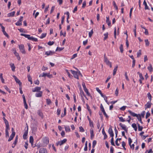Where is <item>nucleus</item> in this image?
Masks as SVG:
<instances>
[{"instance_id":"864d4df0","label":"nucleus","mask_w":153,"mask_h":153,"mask_svg":"<svg viewBox=\"0 0 153 153\" xmlns=\"http://www.w3.org/2000/svg\"><path fill=\"white\" fill-rule=\"evenodd\" d=\"M28 142L27 141L25 143V144L24 145V147L26 149H27L28 148Z\"/></svg>"},{"instance_id":"72a5a7b5","label":"nucleus","mask_w":153,"mask_h":153,"mask_svg":"<svg viewBox=\"0 0 153 153\" xmlns=\"http://www.w3.org/2000/svg\"><path fill=\"white\" fill-rule=\"evenodd\" d=\"M84 91L89 96H91L90 94L89 93L88 90L87 88L84 89Z\"/></svg>"},{"instance_id":"c03bdc74","label":"nucleus","mask_w":153,"mask_h":153,"mask_svg":"<svg viewBox=\"0 0 153 153\" xmlns=\"http://www.w3.org/2000/svg\"><path fill=\"white\" fill-rule=\"evenodd\" d=\"M66 71V72L67 73V74H68V76L70 78H72V75H71L70 74V73H69V72H68V70H65Z\"/></svg>"},{"instance_id":"e2e57ef3","label":"nucleus","mask_w":153,"mask_h":153,"mask_svg":"<svg viewBox=\"0 0 153 153\" xmlns=\"http://www.w3.org/2000/svg\"><path fill=\"white\" fill-rule=\"evenodd\" d=\"M135 60H133L132 61V67L133 68H134L135 65Z\"/></svg>"},{"instance_id":"c756f323","label":"nucleus","mask_w":153,"mask_h":153,"mask_svg":"<svg viewBox=\"0 0 153 153\" xmlns=\"http://www.w3.org/2000/svg\"><path fill=\"white\" fill-rule=\"evenodd\" d=\"M27 78L28 79V80L29 82H31V84L32 83V78L30 75V74H28L27 75Z\"/></svg>"},{"instance_id":"412c9836","label":"nucleus","mask_w":153,"mask_h":153,"mask_svg":"<svg viewBox=\"0 0 153 153\" xmlns=\"http://www.w3.org/2000/svg\"><path fill=\"white\" fill-rule=\"evenodd\" d=\"M143 4L145 5V10H147V9H149V8L145 0H144L143 2Z\"/></svg>"},{"instance_id":"f257e3e1","label":"nucleus","mask_w":153,"mask_h":153,"mask_svg":"<svg viewBox=\"0 0 153 153\" xmlns=\"http://www.w3.org/2000/svg\"><path fill=\"white\" fill-rule=\"evenodd\" d=\"M71 73L73 75L74 77L79 79V76H78V71H74L72 70H70Z\"/></svg>"},{"instance_id":"473e14b6","label":"nucleus","mask_w":153,"mask_h":153,"mask_svg":"<svg viewBox=\"0 0 153 153\" xmlns=\"http://www.w3.org/2000/svg\"><path fill=\"white\" fill-rule=\"evenodd\" d=\"M104 62L106 63L107 65H109V64L111 62L108 60L107 58H105V59H104Z\"/></svg>"},{"instance_id":"39448f33","label":"nucleus","mask_w":153,"mask_h":153,"mask_svg":"<svg viewBox=\"0 0 153 153\" xmlns=\"http://www.w3.org/2000/svg\"><path fill=\"white\" fill-rule=\"evenodd\" d=\"M23 17L21 16L19 20L15 24L17 26H20L22 24V21L23 20Z\"/></svg>"},{"instance_id":"4c0bfd02","label":"nucleus","mask_w":153,"mask_h":153,"mask_svg":"<svg viewBox=\"0 0 153 153\" xmlns=\"http://www.w3.org/2000/svg\"><path fill=\"white\" fill-rule=\"evenodd\" d=\"M87 144H88V142L87 141H86L85 142V147L84 148V150L85 151H87Z\"/></svg>"},{"instance_id":"20e7f679","label":"nucleus","mask_w":153,"mask_h":153,"mask_svg":"<svg viewBox=\"0 0 153 153\" xmlns=\"http://www.w3.org/2000/svg\"><path fill=\"white\" fill-rule=\"evenodd\" d=\"M100 108L101 109L103 113V114L105 116L106 118H108V115L106 114V112L105 111L104 109L102 104H101Z\"/></svg>"},{"instance_id":"6ab92c4d","label":"nucleus","mask_w":153,"mask_h":153,"mask_svg":"<svg viewBox=\"0 0 153 153\" xmlns=\"http://www.w3.org/2000/svg\"><path fill=\"white\" fill-rule=\"evenodd\" d=\"M67 139H64L63 140L59 141V145L61 146L65 143L67 141Z\"/></svg>"},{"instance_id":"6e6d98bb","label":"nucleus","mask_w":153,"mask_h":153,"mask_svg":"<svg viewBox=\"0 0 153 153\" xmlns=\"http://www.w3.org/2000/svg\"><path fill=\"white\" fill-rule=\"evenodd\" d=\"M46 33H42L40 37V38L41 39L43 38L46 36Z\"/></svg>"},{"instance_id":"de8ad7c7","label":"nucleus","mask_w":153,"mask_h":153,"mask_svg":"<svg viewBox=\"0 0 153 153\" xmlns=\"http://www.w3.org/2000/svg\"><path fill=\"white\" fill-rule=\"evenodd\" d=\"M141 54V51L139 50V52L137 53V57H139Z\"/></svg>"},{"instance_id":"2eb2a0df","label":"nucleus","mask_w":153,"mask_h":153,"mask_svg":"<svg viewBox=\"0 0 153 153\" xmlns=\"http://www.w3.org/2000/svg\"><path fill=\"white\" fill-rule=\"evenodd\" d=\"M54 53V52L51 51H49L46 52L45 53V54L47 56H49L52 55Z\"/></svg>"},{"instance_id":"a18cd8bd","label":"nucleus","mask_w":153,"mask_h":153,"mask_svg":"<svg viewBox=\"0 0 153 153\" xmlns=\"http://www.w3.org/2000/svg\"><path fill=\"white\" fill-rule=\"evenodd\" d=\"M114 38L116 39V27L114 28Z\"/></svg>"},{"instance_id":"f03ea898","label":"nucleus","mask_w":153,"mask_h":153,"mask_svg":"<svg viewBox=\"0 0 153 153\" xmlns=\"http://www.w3.org/2000/svg\"><path fill=\"white\" fill-rule=\"evenodd\" d=\"M19 48L20 51L23 54H25V53L24 45H19Z\"/></svg>"},{"instance_id":"69168bd1","label":"nucleus","mask_w":153,"mask_h":153,"mask_svg":"<svg viewBox=\"0 0 153 153\" xmlns=\"http://www.w3.org/2000/svg\"><path fill=\"white\" fill-rule=\"evenodd\" d=\"M24 104L26 109H27L28 108V106L27 104L26 101L24 102Z\"/></svg>"},{"instance_id":"603ef678","label":"nucleus","mask_w":153,"mask_h":153,"mask_svg":"<svg viewBox=\"0 0 153 153\" xmlns=\"http://www.w3.org/2000/svg\"><path fill=\"white\" fill-rule=\"evenodd\" d=\"M79 131L81 132H83L84 131V130L82 126L79 127Z\"/></svg>"},{"instance_id":"5701e85b","label":"nucleus","mask_w":153,"mask_h":153,"mask_svg":"<svg viewBox=\"0 0 153 153\" xmlns=\"http://www.w3.org/2000/svg\"><path fill=\"white\" fill-rule=\"evenodd\" d=\"M15 14V12L13 11L11 13H8L7 14V16L8 17H12V16H14Z\"/></svg>"},{"instance_id":"a19ab883","label":"nucleus","mask_w":153,"mask_h":153,"mask_svg":"<svg viewBox=\"0 0 153 153\" xmlns=\"http://www.w3.org/2000/svg\"><path fill=\"white\" fill-rule=\"evenodd\" d=\"M108 32H107L104 34V35L105 36V37L104 38V40H106L108 38Z\"/></svg>"},{"instance_id":"dca6fc26","label":"nucleus","mask_w":153,"mask_h":153,"mask_svg":"<svg viewBox=\"0 0 153 153\" xmlns=\"http://www.w3.org/2000/svg\"><path fill=\"white\" fill-rule=\"evenodd\" d=\"M128 112L133 117H137L138 115L137 114H135V113L133 112L131 110H128Z\"/></svg>"},{"instance_id":"49530a36","label":"nucleus","mask_w":153,"mask_h":153,"mask_svg":"<svg viewBox=\"0 0 153 153\" xmlns=\"http://www.w3.org/2000/svg\"><path fill=\"white\" fill-rule=\"evenodd\" d=\"M118 117L119 118V120L120 121L122 122H124L125 121V120L122 117Z\"/></svg>"},{"instance_id":"ea45409f","label":"nucleus","mask_w":153,"mask_h":153,"mask_svg":"<svg viewBox=\"0 0 153 153\" xmlns=\"http://www.w3.org/2000/svg\"><path fill=\"white\" fill-rule=\"evenodd\" d=\"M46 102L47 105H50L51 103V102L49 99H47L46 100Z\"/></svg>"},{"instance_id":"aec40b11","label":"nucleus","mask_w":153,"mask_h":153,"mask_svg":"<svg viewBox=\"0 0 153 153\" xmlns=\"http://www.w3.org/2000/svg\"><path fill=\"white\" fill-rule=\"evenodd\" d=\"M10 66L12 70L13 71H15V66L14 64L13 63H11L10 64Z\"/></svg>"},{"instance_id":"680f3d73","label":"nucleus","mask_w":153,"mask_h":153,"mask_svg":"<svg viewBox=\"0 0 153 153\" xmlns=\"http://www.w3.org/2000/svg\"><path fill=\"white\" fill-rule=\"evenodd\" d=\"M54 42H53L49 41L48 43V44L49 45H52L54 44Z\"/></svg>"},{"instance_id":"393cba45","label":"nucleus","mask_w":153,"mask_h":153,"mask_svg":"<svg viewBox=\"0 0 153 153\" xmlns=\"http://www.w3.org/2000/svg\"><path fill=\"white\" fill-rule=\"evenodd\" d=\"M80 95L81 98L83 99V96H84L87 99V97L85 95L84 92L82 91H80Z\"/></svg>"},{"instance_id":"0e129e2a","label":"nucleus","mask_w":153,"mask_h":153,"mask_svg":"<svg viewBox=\"0 0 153 153\" xmlns=\"http://www.w3.org/2000/svg\"><path fill=\"white\" fill-rule=\"evenodd\" d=\"M126 107V106H123L120 108V109L122 111H124V110H125Z\"/></svg>"},{"instance_id":"5fc2aeb1","label":"nucleus","mask_w":153,"mask_h":153,"mask_svg":"<svg viewBox=\"0 0 153 153\" xmlns=\"http://www.w3.org/2000/svg\"><path fill=\"white\" fill-rule=\"evenodd\" d=\"M125 76L126 79L128 81L129 80V79L127 75V73L126 72H125Z\"/></svg>"},{"instance_id":"a878e982","label":"nucleus","mask_w":153,"mask_h":153,"mask_svg":"<svg viewBox=\"0 0 153 153\" xmlns=\"http://www.w3.org/2000/svg\"><path fill=\"white\" fill-rule=\"evenodd\" d=\"M106 22L107 23L108 25L109 26L111 25V23L110 21H109V17H106Z\"/></svg>"},{"instance_id":"8fccbe9b","label":"nucleus","mask_w":153,"mask_h":153,"mask_svg":"<svg viewBox=\"0 0 153 153\" xmlns=\"http://www.w3.org/2000/svg\"><path fill=\"white\" fill-rule=\"evenodd\" d=\"M112 137V138L111 139V144L112 145L114 146L115 144H114V139H113V137Z\"/></svg>"},{"instance_id":"f704fd0d","label":"nucleus","mask_w":153,"mask_h":153,"mask_svg":"<svg viewBox=\"0 0 153 153\" xmlns=\"http://www.w3.org/2000/svg\"><path fill=\"white\" fill-rule=\"evenodd\" d=\"M120 52L122 53L123 51V45L122 44H121L120 47Z\"/></svg>"},{"instance_id":"37998d69","label":"nucleus","mask_w":153,"mask_h":153,"mask_svg":"<svg viewBox=\"0 0 153 153\" xmlns=\"http://www.w3.org/2000/svg\"><path fill=\"white\" fill-rule=\"evenodd\" d=\"M93 33V30L92 29L90 32L89 33L88 35L89 37H91Z\"/></svg>"},{"instance_id":"4d7b16f0","label":"nucleus","mask_w":153,"mask_h":153,"mask_svg":"<svg viewBox=\"0 0 153 153\" xmlns=\"http://www.w3.org/2000/svg\"><path fill=\"white\" fill-rule=\"evenodd\" d=\"M133 9V7H132L131 8L130 11V13H129V17L130 18H131V14L132 11Z\"/></svg>"},{"instance_id":"f3484780","label":"nucleus","mask_w":153,"mask_h":153,"mask_svg":"<svg viewBox=\"0 0 153 153\" xmlns=\"http://www.w3.org/2000/svg\"><path fill=\"white\" fill-rule=\"evenodd\" d=\"M15 134H14V133L13 132V133H12V134L10 135L9 139L8 140V141L9 142L11 140H12L13 137H14Z\"/></svg>"},{"instance_id":"0eeeda50","label":"nucleus","mask_w":153,"mask_h":153,"mask_svg":"<svg viewBox=\"0 0 153 153\" xmlns=\"http://www.w3.org/2000/svg\"><path fill=\"white\" fill-rule=\"evenodd\" d=\"M119 125L121 127L123 130H125L126 132H127L128 128L126 127V126L125 125L120 123L119 124Z\"/></svg>"},{"instance_id":"6e6552de","label":"nucleus","mask_w":153,"mask_h":153,"mask_svg":"<svg viewBox=\"0 0 153 153\" xmlns=\"http://www.w3.org/2000/svg\"><path fill=\"white\" fill-rule=\"evenodd\" d=\"M108 133L110 134V136L113 137L114 134L111 127H110L108 130Z\"/></svg>"},{"instance_id":"bb28decb","label":"nucleus","mask_w":153,"mask_h":153,"mask_svg":"<svg viewBox=\"0 0 153 153\" xmlns=\"http://www.w3.org/2000/svg\"><path fill=\"white\" fill-rule=\"evenodd\" d=\"M138 115L137 117V119L139 121H140L141 123H143V122L142 121V120L141 117V115L140 114H138Z\"/></svg>"},{"instance_id":"7c9ffc66","label":"nucleus","mask_w":153,"mask_h":153,"mask_svg":"<svg viewBox=\"0 0 153 153\" xmlns=\"http://www.w3.org/2000/svg\"><path fill=\"white\" fill-rule=\"evenodd\" d=\"M118 68V66L117 65L116 66L114 69V70H113V75L114 76V75L116 74V72L117 71V68Z\"/></svg>"},{"instance_id":"c9c22d12","label":"nucleus","mask_w":153,"mask_h":153,"mask_svg":"<svg viewBox=\"0 0 153 153\" xmlns=\"http://www.w3.org/2000/svg\"><path fill=\"white\" fill-rule=\"evenodd\" d=\"M145 42L146 44V46H148L149 45V42L148 39H146L145 40Z\"/></svg>"},{"instance_id":"9d476101","label":"nucleus","mask_w":153,"mask_h":153,"mask_svg":"<svg viewBox=\"0 0 153 153\" xmlns=\"http://www.w3.org/2000/svg\"><path fill=\"white\" fill-rule=\"evenodd\" d=\"M42 92L40 91L36 93L35 96L36 97H41L42 96Z\"/></svg>"},{"instance_id":"58836bf2","label":"nucleus","mask_w":153,"mask_h":153,"mask_svg":"<svg viewBox=\"0 0 153 153\" xmlns=\"http://www.w3.org/2000/svg\"><path fill=\"white\" fill-rule=\"evenodd\" d=\"M147 68H148V69L150 71H152V65L151 64H149V66Z\"/></svg>"},{"instance_id":"09e8293b","label":"nucleus","mask_w":153,"mask_h":153,"mask_svg":"<svg viewBox=\"0 0 153 153\" xmlns=\"http://www.w3.org/2000/svg\"><path fill=\"white\" fill-rule=\"evenodd\" d=\"M65 130L66 131H68V132H69V131H70V128L68 126H65Z\"/></svg>"},{"instance_id":"4468645a","label":"nucleus","mask_w":153,"mask_h":153,"mask_svg":"<svg viewBox=\"0 0 153 153\" xmlns=\"http://www.w3.org/2000/svg\"><path fill=\"white\" fill-rule=\"evenodd\" d=\"M90 132L91 134V139L92 140L93 139L94 136V130L93 128H91L90 129Z\"/></svg>"},{"instance_id":"9b49d317","label":"nucleus","mask_w":153,"mask_h":153,"mask_svg":"<svg viewBox=\"0 0 153 153\" xmlns=\"http://www.w3.org/2000/svg\"><path fill=\"white\" fill-rule=\"evenodd\" d=\"M30 143H31V146L32 147H35V146H34L33 144V138L32 136H30Z\"/></svg>"},{"instance_id":"7ed1b4c3","label":"nucleus","mask_w":153,"mask_h":153,"mask_svg":"<svg viewBox=\"0 0 153 153\" xmlns=\"http://www.w3.org/2000/svg\"><path fill=\"white\" fill-rule=\"evenodd\" d=\"M52 75L49 74V73L47 74L43 73L39 75V77H45L47 76L48 77L51 78L52 77Z\"/></svg>"},{"instance_id":"774afa93","label":"nucleus","mask_w":153,"mask_h":153,"mask_svg":"<svg viewBox=\"0 0 153 153\" xmlns=\"http://www.w3.org/2000/svg\"><path fill=\"white\" fill-rule=\"evenodd\" d=\"M48 69V68L46 67H44L43 66L42 68V70L43 71H45Z\"/></svg>"},{"instance_id":"e433bc0d","label":"nucleus","mask_w":153,"mask_h":153,"mask_svg":"<svg viewBox=\"0 0 153 153\" xmlns=\"http://www.w3.org/2000/svg\"><path fill=\"white\" fill-rule=\"evenodd\" d=\"M138 130L139 131H141L143 129V127L140 126L139 124H138Z\"/></svg>"},{"instance_id":"13d9d810","label":"nucleus","mask_w":153,"mask_h":153,"mask_svg":"<svg viewBox=\"0 0 153 153\" xmlns=\"http://www.w3.org/2000/svg\"><path fill=\"white\" fill-rule=\"evenodd\" d=\"M4 88L8 91L9 93H10V91L9 89V88L7 87L6 86H4Z\"/></svg>"},{"instance_id":"cd10ccee","label":"nucleus","mask_w":153,"mask_h":153,"mask_svg":"<svg viewBox=\"0 0 153 153\" xmlns=\"http://www.w3.org/2000/svg\"><path fill=\"white\" fill-rule=\"evenodd\" d=\"M29 40L35 42H37L38 41V39L37 38H34L32 36L30 37Z\"/></svg>"},{"instance_id":"b1692460","label":"nucleus","mask_w":153,"mask_h":153,"mask_svg":"<svg viewBox=\"0 0 153 153\" xmlns=\"http://www.w3.org/2000/svg\"><path fill=\"white\" fill-rule=\"evenodd\" d=\"M102 134L104 136V140H105L107 138V136L105 132L104 129H103L102 130Z\"/></svg>"},{"instance_id":"1a4fd4ad","label":"nucleus","mask_w":153,"mask_h":153,"mask_svg":"<svg viewBox=\"0 0 153 153\" xmlns=\"http://www.w3.org/2000/svg\"><path fill=\"white\" fill-rule=\"evenodd\" d=\"M41 88L39 87H36L32 89V91L33 92H38L40 91Z\"/></svg>"},{"instance_id":"338daca9","label":"nucleus","mask_w":153,"mask_h":153,"mask_svg":"<svg viewBox=\"0 0 153 153\" xmlns=\"http://www.w3.org/2000/svg\"><path fill=\"white\" fill-rule=\"evenodd\" d=\"M118 91H119V90L118 89V88H117L115 91V94L116 95V96H118Z\"/></svg>"},{"instance_id":"2f4dec72","label":"nucleus","mask_w":153,"mask_h":153,"mask_svg":"<svg viewBox=\"0 0 153 153\" xmlns=\"http://www.w3.org/2000/svg\"><path fill=\"white\" fill-rule=\"evenodd\" d=\"M17 141H17L16 139H15L14 141L12 144V147L13 148H14L15 147L16 144L17 142Z\"/></svg>"},{"instance_id":"3c124183","label":"nucleus","mask_w":153,"mask_h":153,"mask_svg":"<svg viewBox=\"0 0 153 153\" xmlns=\"http://www.w3.org/2000/svg\"><path fill=\"white\" fill-rule=\"evenodd\" d=\"M96 143L97 142L96 140H94L93 141L92 143V147L93 148H94L95 147Z\"/></svg>"},{"instance_id":"4be33fe9","label":"nucleus","mask_w":153,"mask_h":153,"mask_svg":"<svg viewBox=\"0 0 153 153\" xmlns=\"http://www.w3.org/2000/svg\"><path fill=\"white\" fill-rule=\"evenodd\" d=\"M21 35L22 36H25V38H27L29 40L30 37V35H29L24 34L22 33L21 34Z\"/></svg>"},{"instance_id":"423d86ee","label":"nucleus","mask_w":153,"mask_h":153,"mask_svg":"<svg viewBox=\"0 0 153 153\" xmlns=\"http://www.w3.org/2000/svg\"><path fill=\"white\" fill-rule=\"evenodd\" d=\"M13 77L14 78L16 82L19 84V86H22V83L21 82L20 80L19 79H18L17 77L15 75H13Z\"/></svg>"},{"instance_id":"79ce46f5","label":"nucleus","mask_w":153,"mask_h":153,"mask_svg":"<svg viewBox=\"0 0 153 153\" xmlns=\"http://www.w3.org/2000/svg\"><path fill=\"white\" fill-rule=\"evenodd\" d=\"M147 97L150 100V101H151L152 100V96L150 93H148L147 94Z\"/></svg>"},{"instance_id":"bf43d9fd","label":"nucleus","mask_w":153,"mask_h":153,"mask_svg":"<svg viewBox=\"0 0 153 153\" xmlns=\"http://www.w3.org/2000/svg\"><path fill=\"white\" fill-rule=\"evenodd\" d=\"M60 36L63 35L64 37H65L66 36V32H65L63 34L62 33V30H61L60 32Z\"/></svg>"},{"instance_id":"ddd939ff","label":"nucleus","mask_w":153,"mask_h":153,"mask_svg":"<svg viewBox=\"0 0 153 153\" xmlns=\"http://www.w3.org/2000/svg\"><path fill=\"white\" fill-rule=\"evenodd\" d=\"M39 153H48L47 150L43 148H41L39 149Z\"/></svg>"},{"instance_id":"c85d7f7f","label":"nucleus","mask_w":153,"mask_h":153,"mask_svg":"<svg viewBox=\"0 0 153 153\" xmlns=\"http://www.w3.org/2000/svg\"><path fill=\"white\" fill-rule=\"evenodd\" d=\"M137 73L139 75V77L140 78V79H142V80H144V78L143 77V76L142 74L140 73L139 72H138Z\"/></svg>"},{"instance_id":"052dcab7","label":"nucleus","mask_w":153,"mask_h":153,"mask_svg":"<svg viewBox=\"0 0 153 153\" xmlns=\"http://www.w3.org/2000/svg\"><path fill=\"white\" fill-rule=\"evenodd\" d=\"M150 113L148 111L146 113V118H147L148 117L150 116Z\"/></svg>"},{"instance_id":"f8f14e48","label":"nucleus","mask_w":153,"mask_h":153,"mask_svg":"<svg viewBox=\"0 0 153 153\" xmlns=\"http://www.w3.org/2000/svg\"><path fill=\"white\" fill-rule=\"evenodd\" d=\"M151 101L148 102L145 105V108L146 109L147 108H149L151 107Z\"/></svg>"},{"instance_id":"a211bd4d","label":"nucleus","mask_w":153,"mask_h":153,"mask_svg":"<svg viewBox=\"0 0 153 153\" xmlns=\"http://www.w3.org/2000/svg\"><path fill=\"white\" fill-rule=\"evenodd\" d=\"M28 128H27V130L25 132L23 136V138L24 139H26L27 138V136L28 134Z\"/></svg>"}]
</instances>
